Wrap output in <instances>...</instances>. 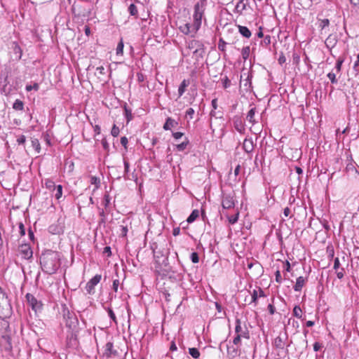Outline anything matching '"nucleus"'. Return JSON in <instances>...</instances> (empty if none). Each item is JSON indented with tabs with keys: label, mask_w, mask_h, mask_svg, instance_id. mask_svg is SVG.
Listing matches in <instances>:
<instances>
[{
	"label": "nucleus",
	"mask_w": 359,
	"mask_h": 359,
	"mask_svg": "<svg viewBox=\"0 0 359 359\" xmlns=\"http://www.w3.org/2000/svg\"><path fill=\"white\" fill-rule=\"evenodd\" d=\"M118 285H119V280L118 279L114 280L112 288L115 292H116L118 291Z\"/></svg>",
	"instance_id": "nucleus-60"
},
{
	"label": "nucleus",
	"mask_w": 359,
	"mask_h": 359,
	"mask_svg": "<svg viewBox=\"0 0 359 359\" xmlns=\"http://www.w3.org/2000/svg\"><path fill=\"white\" fill-rule=\"evenodd\" d=\"M128 231V227L126 226H121V235L122 236H126Z\"/></svg>",
	"instance_id": "nucleus-61"
},
{
	"label": "nucleus",
	"mask_w": 359,
	"mask_h": 359,
	"mask_svg": "<svg viewBox=\"0 0 359 359\" xmlns=\"http://www.w3.org/2000/svg\"><path fill=\"white\" fill-rule=\"evenodd\" d=\"M31 142L32 147L35 149L36 153H39L41 151V146L39 140L36 138H32Z\"/></svg>",
	"instance_id": "nucleus-31"
},
{
	"label": "nucleus",
	"mask_w": 359,
	"mask_h": 359,
	"mask_svg": "<svg viewBox=\"0 0 359 359\" xmlns=\"http://www.w3.org/2000/svg\"><path fill=\"white\" fill-rule=\"evenodd\" d=\"M189 85V80H187V79H184L179 88H178V97H180L183 95V94L184 93V92L186 91V88Z\"/></svg>",
	"instance_id": "nucleus-19"
},
{
	"label": "nucleus",
	"mask_w": 359,
	"mask_h": 359,
	"mask_svg": "<svg viewBox=\"0 0 359 359\" xmlns=\"http://www.w3.org/2000/svg\"><path fill=\"white\" fill-rule=\"evenodd\" d=\"M189 353L195 359L198 358L200 356V352L196 348H189Z\"/></svg>",
	"instance_id": "nucleus-33"
},
{
	"label": "nucleus",
	"mask_w": 359,
	"mask_h": 359,
	"mask_svg": "<svg viewBox=\"0 0 359 359\" xmlns=\"http://www.w3.org/2000/svg\"><path fill=\"white\" fill-rule=\"evenodd\" d=\"M241 337H243L245 339L250 338L249 331L245 326V330L243 332H242V333H241L239 335H236L234 337V339L233 340V344L238 345V344H240L241 341Z\"/></svg>",
	"instance_id": "nucleus-17"
},
{
	"label": "nucleus",
	"mask_w": 359,
	"mask_h": 359,
	"mask_svg": "<svg viewBox=\"0 0 359 359\" xmlns=\"http://www.w3.org/2000/svg\"><path fill=\"white\" fill-rule=\"evenodd\" d=\"M199 216V210H194L189 215L188 218L187 219V222L188 223H192L194 222L196 218H198Z\"/></svg>",
	"instance_id": "nucleus-26"
},
{
	"label": "nucleus",
	"mask_w": 359,
	"mask_h": 359,
	"mask_svg": "<svg viewBox=\"0 0 359 359\" xmlns=\"http://www.w3.org/2000/svg\"><path fill=\"white\" fill-rule=\"evenodd\" d=\"M20 253L22 257L29 259L32 257L33 252L29 245L24 244L20 247Z\"/></svg>",
	"instance_id": "nucleus-12"
},
{
	"label": "nucleus",
	"mask_w": 359,
	"mask_h": 359,
	"mask_svg": "<svg viewBox=\"0 0 359 359\" xmlns=\"http://www.w3.org/2000/svg\"><path fill=\"white\" fill-rule=\"evenodd\" d=\"M256 107H252L250 111H248V114H247V116H246V119L250 122L252 124H255V123H257V121H255V113H256Z\"/></svg>",
	"instance_id": "nucleus-21"
},
{
	"label": "nucleus",
	"mask_w": 359,
	"mask_h": 359,
	"mask_svg": "<svg viewBox=\"0 0 359 359\" xmlns=\"http://www.w3.org/2000/svg\"><path fill=\"white\" fill-rule=\"evenodd\" d=\"M233 123L234 128L240 133H242L245 130V126L241 116H235L233 118Z\"/></svg>",
	"instance_id": "nucleus-13"
},
{
	"label": "nucleus",
	"mask_w": 359,
	"mask_h": 359,
	"mask_svg": "<svg viewBox=\"0 0 359 359\" xmlns=\"http://www.w3.org/2000/svg\"><path fill=\"white\" fill-rule=\"evenodd\" d=\"M307 280L306 278L299 276L296 280V283L294 285V290L295 292H300Z\"/></svg>",
	"instance_id": "nucleus-16"
},
{
	"label": "nucleus",
	"mask_w": 359,
	"mask_h": 359,
	"mask_svg": "<svg viewBox=\"0 0 359 359\" xmlns=\"http://www.w3.org/2000/svg\"><path fill=\"white\" fill-rule=\"evenodd\" d=\"M238 29L239 33L243 37L249 39L251 36L252 33H251L250 30L247 27L242 26V25H238Z\"/></svg>",
	"instance_id": "nucleus-20"
},
{
	"label": "nucleus",
	"mask_w": 359,
	"mask_h": 359,
	"mask_svg": "<svg viewBox=\"0 0 359 359\" xmlns=\"http://www.w3.org/2000/svg\"><path fill=\"white\" fill-rule=\"evenodd\" d=\"M125 114L127 118V121L129 122L132 119V114L131 111L128 109L126 107H125Z\"/></svg>",
	"instance_id": "nucleus-55"
},
{
	"label": "nucleus",
	"mask_w": 359,
	"mask_h": 359,
	"mask_svg": "<svg viewBox=\"0 0 359 359\" xmlns=\"http://www.w3.org/2000/svg\"><path fill=\"white\" fill-rule=\"evenodd\" d=\"M11 48L13 51V57L15 60L19 61L22 55V50L19 46V44L16 41H13L12 43Z\"/></svg>",
	"instance_id": "nucleus-15"
},
{
	"label": "nucleus",
	"mask_w": 359,
	"mask_h": 359,
	"mask_svg": "<svg viewBox=\"0 0 359 359\" xmlns=\"http://www.w3.org/2000/svg\"><path fill=\"white\" fill-rule=\"evenodd\" d=\"M128 11L130 15L134 16L135 18H138V10L137 6L134 4L129 5Z\"/></svg>",
	"instance_id": "nucleus-25"
},
{
	"label": "nucleus",
	"mask_w": 359,
	"mask_h": 359,
	"mask_svg": "<svg viewBox=\"0 0 359 359\" xmlns=\"http://www.w3.org/2000/svg\"><path fill=\"white\" fill-rule=\"evenodd\" d=\"M292 314L294 316H295L299 319H302V310L301 307L298 305H296L293 309Z\"/></svg>",
	"instance_id": "nucleus-29"
},
{
	"label": "nucleus",
	"mask_w": 359,
	"mask_h": 359,
	"mask_svg": "<svg viewBox=\"0 0 359 359\" xmlns=\"http://www.w3.org/2000/svg\"><path fill=\"white\" fill-rule=\"evenodd\" d=\"M13 109L16 111H23L24 110V102L20 100H15L13 104Z\"/></svg>",
	"instance_id": "nucleus-24"
},
{
	"label": "nucleus",
	"mask_w": 359,
	"mask_h": 359,
	"mask_svg": "<svg viewBox=\"0 0 359 359\" xmlns=\"http://www.w3.org/2000/svg\"><path fill=\"white\" fill-rule=\"evenodd\" d=\"M184 135V133H181V132H175V133H172V136L176 140H179L180 139L182 136Z\"/></svg>",
	"instance_id": "nucleus-62"
},
{
	"label": "nucleus",
	"mask_w": 359,
	"mask_h": 359,
	"mask_svg": "<svg viewBox=\"0 0 359 359\" xmlns=\"http://www.w3.org/2000/svg\"><path fill=\"white\" fill-rule=\"evenodd\" d=\"M271 43V36L269 35H266L264 37V40L262 41V44H264L266 46H267L270 45Z\"/></svg>",
	"instance_id": "nucleus-54"
},
{
	"label": "nucleus",
	"mask_w": 359,
	"mask_h": 359,
	"mask_svg": "<svg viewBox=\"0 0 359 359\" xmlns=\"http://www.w3.org/2000/svg\"><path fill=\"white\" fill-rule=\"evenodd\" d=\"M158 272L159 276L162 278H168L173 282H179L183 279L184 270L180 269V270L174 269L172 266L169 265L168 259L164 258L162 264L160 265Z\"/></svg>",
	"instance_id": "nucleus-2"
},
{
	"label": "nucleus",
	"mask_w": 359,
	"mask_h": 359,
	"mask_svg": "<svg viewBox=\"0 0 359 359\" xmlns=\"http://www.w3.org/2000/svg\"><path fill=\"white\" fill-rule=\"evenodd\" d=\"M90 183L95 186V189H98L100 186V180L97 177L91 176L90 177Z\"/></svg>",
	"instance_id": "nucleus-35"
},
{
	"label": "nucleus",
	"mask_w": 359,
	"mask_h": 359,
	"mask_svg": "<svg viewBox=\"0 0 359 359\" xmlns=\"http://www.w3.org/2000/svg\"><path fill=\"white\" fill-rule=\"evenodd\" d=\"M252 74L248 73L247 78L243 81H244V86L245 87H250L251 86V79H252Z\"/></svg>",
	"instance_id": "nucleus-45"
},
{
	"label": "nucleus",
	"mask_w": 359,
	"mask_h": 359,
	"mask_svg": "<svg viewBox=\"0 0 359 359\" xmlns=\"http://www.w3.org/2000/svg\"><path fill=\"white\" fill-rule=\"evenodd\" d=\"M222 205L224 209H230L233 208L235 205L233 197L230 194L224 195L223 196Z\"/></svg>",
	"instance_id": "nucleus-14"
},
{
	"label": "nucleus",
	"mask_w": 359,
	"mask_h": 359,
	"mask_svg": "<svg viewBox=\"0 0 359 359\" xmlns=\"http://www.w3.org/2000/svg\"><path fill=\"white\" fill-rule=\"evenodd\" d=\"M243 149L245 153L249 156L250 158H252V153L255 149V144L252 139L245 138L243 143Z\"/></svg>",
	"instance_id": "nucleus-10"
},
{
	"label": "nucleus",
	"mask_w": 359,
	"mask_h": 359,
	"mask_svg": "<svg viewBox=\"0 0 359 359\" xmlns=\"http://www.w3.org/2000/svg\"><path fill=\"white\" fill-rule=\"evenodd\" d=\"M111 203V197L109 194H106L104 196L103 201H102V205H104V208L107 210Z\"/></svg>",
	"instance_id": "nucleus-32"
},
{
	"label": "nucleus",
	"mask_w": 359,
	"mask_h": 359,
	"mask_svg": "<svg viewBox=\"0 0 359 359\" xmlns=\"http://www.w3.org/2000/svg\"><path fill=\"white\" fill-rule=\"evenodd\" d=\"M104 355L107 358L116 357L118 355V352L114 349V344L112 342H107L104 347Z\"/></svg>",
	"instance_id": "nucleus-9"
},
{
	"label": "nucleus",
	"mask_w": 359,
	"mask_h": 359,
	"mask_svg": "<svg viewBox=\"0 0 359 359\" xmlns=\"http://www.w3.org/2000/svg\"><path fill=\"white\" fill-rule=\"evenodd\" d=\"M62 314L66 327L70 330H77L79 326V320L76 315L65 306L62 308Z\"/></svg>",
	"instance_id": "nucleus-3"
},
{
	"label": "nucleus",
	"mask_w": 359,
	"mask_h": 359,
	"mask_svg": "<svg viewBox=\"0 0 359 359\" xmlns=\"http://www.w3.org/2000/svg\"><path fill=\"white\" fill-rule=\"evenodd\" d=\"M62 186L60 184H58L55 187V196L57 199H59L62 197Z\"/></svg>",
	"instance_id": "nucleus-36"
},
{
	"label": "nucleus",
	"mask_w": 359,
	"mask_h": 359,
	"mask_svg": "<svg viewBox=\"0 0 359 359\" xmlns=\"http://www.w3.org/2000/svg\"><path fill=\"white\" fill-rule=\"evenodd\" d=\"M11 309L6 293L0 287V318L6 317Z\"/></svg>",
	"instance_id": "nucleus-5"
},
{
	"label": "nucleus",
	"mask_w": 359,
	"mask_h": 359,
	"mask_svg": "<svg viewBox=\"0 0 359 359\" xmlns=\"http://www.w3.org/2000/svg\"><path fill=\"white\" fill-rule=\"evenodd\" d=\"M205 6L203 3H196L194 8V22L193 27L194 32H196L201 26L202 18L204 15Z\"/></svg>",
	"instance_id": "nucleus-4"
},
{
	"label": "nucleus",
	"mask_w": 359,
	"mask_h": 359,
	"mask_svg": "<svg viewBox=\"0 0 359 359\" xmlns=\"http://www.w3.org/2000/svg\"><path fill=\"white\" fill-rule=\"evenodd\" d=\"M343 62H344V60L340 58L338 59V60L337 61L336 65H335V69H337V72L341 71V68Z\"/></svg>",
	"instance_id": "nucleus-59"
},
{
	"label": "nucleus",
	"mask_w": 359,
	"mask_h": 359,
	"mask_svg": "<svg viewBox=\"0 0 359 359\" xmlns=\"http://www.w3.org/2000/svg\"><path fill=\"white\" fill-rule=\"evenodd\" d=\"M190 259L191 262L194 264L198 263L199 262V256L196 252H193L190 255Z\"/></svg>",
	"instance_id": "nucleus-42"
},
{
	"label": "nucleus",
	"mask_w": 359,
	"mask_h": 359,
	"mask_svg": "<svg viewBox=\"0 0 359 359\" xmlns=\"http://www.w3.org/2000/svg\"><path fill=\"white\" fill-rule=\"evenodd\" d=\"M119 132H120V130L118 128V127H117L115 124L113 126L112 128H111V134L113 137H117L119 134Z\"/></svg>",
	"instance_id": "nucleus-49"
},
{
	"label": "nucleus",
	"mask_w": 359,
	"mask_h": 359,
	"mask_svg": "<svg viewBox=\"0 0 359 359\" xmlns=\"http://www.w3.org/2000/svg\"><path fill=\"white\" fill-rule=\"evenodd\" d=\"M275 276H276V281L278 283H282V277H281V275H280V272L279 270H277L275 273Z\"/></svg>",
	"instance_id": "nucleus-58"
},
{
	"label": "nucleus",
	"mask_w": 359,
	"mask_h": 359,
	"mask_svg": "<svg viewBox=\"0 0 359 359\" xmlns=\"http://www.w3.org/2000/svg\"><path fill=\"white\" fill-rule=\"evenodd\" d=\"M327 76L329 78V79L330 80L332 83H337V80L336 79V75H335L334 73L330 72V73L327 74Z\"/></svg>",
	"instance_id": "nucleus-51"
},
{
	"label": "nucleus",
	"mask_w": 359,
	"mask_h": 359,
	"mask_svg": "<svg viewBox=\"0 0 359 359\" xmlns=\"http://www.w3.org/2000/svg\"><path fill=\"white\" fill-rule=\"evenodd\" d=\"M195 111L193 108H189L186 111L185 116L189 118L190 119L193 118Z\"/></svg>",
	"instance_id": "nucleus-50"
},
{
	"label": "nucleus",
	"mask_w": 359,
	"mask_h": 359,
	"mask_svg": "<svg viewBox=\"0 0 359 359\" xmlns=\"http://www.w3.org/2000/svg\"><path fill=\"white\" fill-rule=\"evenodd\" d=\"M274 346H276V348H279V349L284 348L285 341L280 336H278L275 339Z\"/></svg>",
	"instance_id": "nucleus-23"
},
{
	"label": "nucleus",
	"mask_w": 359,
	"mask_h": 359,
	"mask_svg": "<svg viewBox=\"0 0 359 359\" xmlns=\"http://www.w3.org/2000/svg\"><path fill=\"white\" fill-rule=\"evenodd\" d=\"M188 144H189V140L187 139L186 141H184L181 144H177L176 148H177V151H182L187 148Z\"/></svg>",
	"instance_id": "nucleus-37"
},
{
	"label": "nucleus",
	"mask_w": 359,
	"mask_h": 359,
	"mask_svg": "<svg viewBox=\"0 0 359 359\" xmlns=\"http://www.w3.org/2000/svg\"><path fill=\"white\" fill-rule=\"evenodd\" d=\"M99 215L100 216V219L99 221V225L101 226V224H105V212L103 209L100 210Z\"/></svg>",
	"instance_id": "nucleus-41"
},
{
	"label": "nucleus",
	"mask_w": 359,
	"mask_h": 359,
	"mask_svg": "<svg viewBox=\"0 0 359 359\" xmlns=\"http://www.w3.org/2000/svg\"><path fill=\"white\" fill-rule=\"evenodd\" d=\"M102 276L100 274H96L93 276L86 285V290L88 294H91L95 292V286L97 285L101 280Z\"/></svg>",
	"instance_id": "nucleus-7"
},
{
	"label": "nucleus",
	"mask_w": 359,
	"mask_h": 359,
	"mask_svg": "<svg viewBox=\"0 0 359 359\" xmlns=\"http://www.w3.org/2000/svg\"><path fill=\"white\" fill-rule=\"evenodd\" d=\"M250 46H245L242 48V50H241V55H242V57L243 59L245 61L248 59L249 56H250Z\"/></svg>",
	"instance_id": "nucleus-30"
},
{
	"label": "nucleus",
	"mask_w": 359,
	"mask_h": 359,
	"mask_svg": "<svg viewBox=\"0 0 359 359\" xmlns=\"http://www.w3.org/2000/svg\"><path fill=\"white\" fill-rule=\"evenodd\" d=\"M26 142V137L24 135H20L17 139L18 144H24Z\"/></svg>",
	"instance_id": "nucleus-56"
},
{
	"label": "nucleus",
	"mask_w": 359,
	"mask_h": 359,
	"mask_svg": "<svg viewBox=\"0 0 359 359\" xmlns=\"http://www.w3.org/2000/svg\"><path fill=\"white\" fill-rule=\"evenodd\" d=\"M226 44V42L222 38H220L218 42V49L222 52H225Z\"/></svg>",
	"instance_id": "nucleus-34"
},
{
	"label": "nucleus",
	"mask_w": 359,
	"mask_h": 359,
	"mask_svg": "<svg viewBox=\"0 0 359 359\" xmlns=\"http://www.w3.org/2000/svg\"><path fill=\"white\" fill-rule=\"evenodd\" d=\"M228 219L229 222L231 224L236 223L238 219V213L229 217Z\"/></svg>",
	"instance_id": "nucleus-48"
},
{
	"label": "nucleus",
	"mask_w": 359,
	"mask_h": 359,
	"mask_svg": "<svg viewBox=\"0 0 359 359\" xmlns=\"http://www.w3.org/2000/svg\"><path fill=\"white\" fill-rule=\"evenodd\" d=\"M123 47H124V44H123V40L121 39L118 42L117 47H116V55H123Z\"/></svg>",
	"instance_id": "nucleus-38"
},
{
	"label": "nucleus",
	"mask_w": 359,
	"mask_h": 359,
	"mask_svg": "<svg viewBox=\"0 0 359 359\" xmlns=\"http://www.w3.org/2000/svg\"><path fill=\"white\" fill-rule=\"evenodd\" d=\"M128 140L126 137H122L121 138V144L126 149Z\"/></svg>",
	"instance_id": "nucleus-64"
},
{
	"label": "nucleus",
	"mask_w": 359,
	"mask_h": 359,
	"mask_svg": "<svg viewBox=\"0 0 359 359\" xmlns=\"http://www.w3.org/2000/svg\"><path fill=\"white\" fill-rule=\"evenodd\" d=\"M245 330L241 326V320L239 318L236 319V327H235V332L236 335H239L242 332Z\"/></svg>",
	"instance_id": "nucleus-28"
},
{
	"label": "nucleus",
	"mask_w": 359,
	"mask_h": 359,
	"mask_svg": "<svg viewBox=\"0 0 359 359\" xmlns=\"http://www.w3.org/2000/svg\"><path fill=\"white\" fill-rule=\"evenodd\" d=\"M336 273L339 279H342L345 274V270L344 268H340L339 270L336 271Z\"/></svg>",
	"instance_id": "nucleus-53"
},
{
	"label": "nucleus",
	"mask_w": 359,
	"mask_h": 359,
	"mask_svg": "<svg viewBox=\"0 0 359 359\" xmlns=\"http://www.w3.org/2000/svg\"><path fill=\"white\" fill-rule=\"evenodd\" d=\"M327 252L328 254V258L331 260L334 257V251L332 246H327Z\"/></svg>",
	"instance_id": "nucleus-47"
},
{
	"label": "nucleus",
	"mask_w": 359,
	"mask_h": 359,
	"mask_svg": "<svg viewBox=\"0 0 359 359\" xmlns=\"http://www.w3.org/2000/svg\"><path fill=\"white\" fill-rule=\"evenodd\" d=\"M178 125V122L176 121L175 119H173L171 117H168L165 120V122L163 126V128L165 130H169L172 128H175Z\"/></svg>",
	"instance_id": "nucleus-18"
},
{
	"label": "nucleus",
	"mask_w": 359,
	"mask_h": 359,
	"mask_svg": "<svg viewBox=\"0 0 359 359\" xmlns=\"http://www.w3.org/2000/svg\"><path fill=\"white\" fill-rule=\"evenodd\" d=\"M107 312H108V314H109V318L114 322L116 323V315L114 313V312L113 311V310L110 308H108L107 309Z\"/></svg>",
	"instance_id": "nucleus-52"
},
{
	"label": "nucleus",
	"mask_w": 359,
	"mask_h": 359,
	"mask_svg": "<svg viewBox=\"0 0 359 359\" xmlns=\"http://www.w3.org/2000/svg\"><path fill=\"white\" fill-rule=\"evenodd\" d=\"M323 347L322 344L319 342H315L313 344V350L314 351H318Z\"/></svg>",
	"instance_id": "nucleus-63"
},
{
	"label": "nucleus",
	"mask_w": 359,
	"mask_h": 359,
	"mask_svg": "<svg viewBox=\"0 0 359 359\" xmlns=\"http://www.w3.org/2000/svg\"><path fill=\"white\" fill-rule=\"evenodd\" d=\"M228 354L232 358H235L238 355V351L237 348L232 347L231 348H228Z\"/></svg>",
	"instance_id": "nucleus-43"
},
{
	"label": "nucleus",
	"mask_w": 359,
	"mask_h": 359,
	"mask_svg": "<svg viewBox=\"0 0 359 359\" xmlns=\"http://www.w3.org/2000/svg\"><path fill=\"white\" fill-rule=\"evenodd\" d=\"M78 329L75 330H70L67 336V346L68 347H74L77 345V336H78Z\"/></svg>",
	"instance_id": "nucleus-8"
},
{
	"label": "nucleus",
	"mask_w": 359,
	"mask_h": 359,
	"mask_svg": "<svg viewBox=\"0 0 359 359\" xmlns=\"http://www.w3.org/2000/svg\"><path fill=\"white\" fill-rule=\"evenodd\" d=\"M339 267H340V262H339V259L338 257H336L334 260V266H333V269L335 270V271H337L339 269Z\"/></svg>",
	"instance_id": "nucleus-57"
},
{
	"label": "nucleus",
	"mask_w": 359,
	"mask_h": 359,
	"mask_svg": "<svg viewBox=\"0 0 359 359\" xmlns=\"http://www.w3.org/2000/svg\"><path fill=\"white\" fill-rule=\"evenodd\" d=\"M258 300V293L256 290H254L251 293V302L250 303H254L255 305L257 304Z\"/></svg>",
	"instance_id": "nucleus-40"
},
{
	"label": "nucleus",
	"mask_w": 359,
	"mask_h": 359,
	"mask_svg": "<svg viewBox=\"0 0 359 359\" xmlns=\"http://www.w3.org/2000/svg\"><path fill=\"white\" fill-rule=\"evenodd\" d=\"M39 89V85L37 83H34L33 85H27L25 87V90L27 92H29L32 90L37 91Z\"/></svg>",
	"instance_id": "nucleus-39"
},
{
	"label": "nucleus",
	"mask_w": 359,
	"mask_h": 359,
	"mask_svg": "<svg viewBox=\"0 0 359 359\" xmlns=\"http://www.w3.org/2000/svg\"><path fill=\"white\" fill-rule=\"evenodd\" d=\"M101 143H102V147H103L104 150L106 151L107 153H109V144L107 139L106 138H103L102 140Z\"/></svg>",
	"instance_id": "nucleus-46"
},
{
	"label": "nucleus",
	"mask_w": 359,
	"mask_h": 359,
	"mask_svg": "<svg viewBox=\"0 0 359 359\" xmlns=\"http://www.w3.org/2000/svg\"><path fill=\"white\" fill-rule=\"evenodd\" d=\"M180 29H181V31L184 34H189L191 32H194L193 25H190L189 23L185 24L184 26V27H181Z\"/></svg>",
	"instance_id": "nucleus-27"
},
{
	"label": "nucleus",
	"mask_w": 359,
	"mask_h": 359,
	"mask_svg": "<svg viewBox=\"0 0 359 359\" xmlns=\"http://www.w3.org/2000/svg\"><path fill=\"white\" fill-rule=\"evenodd\" d=\"M48 231L53 234H60L62 233L63 230L59 224H53L49 226Z\"/></svg>",
	"instance_id": "nucleus-22"
},
{
	"label": "nucleus",
	"mask_w": 359,
	"mask_h": 359,
	"mask_svg": "<svg viewBox=\"0 0 359 359\" xmlns=\"http://www.w3.org/2000/svg\"><path fill=\"white\" fill-rule=\"evenodd\" d=\"M25 297L29 306H31L33 311L38 312L42 310V302L39 301L33 294L27 293Z\"/></svg>",
	"instance_id": "nucleus-6"
},
{
	"label": "nucleus",
	"mask_w": 359,
	"mask_h": 359,
	"mask_svg": "<svg viewBox=\"0 0 359 359\" xmlns=\"http://www.w3.org/2000/svg\"><path fill=\"white\" fill-rule=\"evenodd\" d=\"M222 84L224 88H227L231 86V81L229 79L227 76H225L222 79Z\"/></svg>",
	"instance_id": "nucleus-44"
},
{
	"label": "nucleus",
	"mask_w": 359,
	"mask_h": 359,
	"mask_svg": "<svg viewBox=\"0 0 359 359\" xmlns=\"http://www.w3.org/2000/svg\"><path fill=\"white\" fill-rule=\"evenodd\" d=\"M330 20L327 18H318V27L320 29V34H327L329 32Z\"/></svg>",
	"instance_id": "nucleus-11"
},
{
	"label": "nucleus",
	"mask_w": 359,
	"mask_h": 359,
	"mask_svg": "<svg viewBox=\"0 0 359 359\" xmlns=\"http://www.w3.org/2000/svg\"><path fill=\"white\" fill-rule=\"evenodd\" d=\"M40 266L43 273L53 275L60 266V256L59 252L48 250L40 256Z\"/></svg>",
	"instance_id": "nucleus-1"
}]
</instances>
